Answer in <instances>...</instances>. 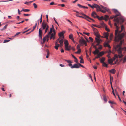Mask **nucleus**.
Masks as SVG:
<instances>
[{
    "instance_id": "obj_29",
    "label": "nucleus",
    "mask_w": 126,
    "mask_h": 126,
    "mask_svg": "<svg viewBox=\"0 0 126 126\" xmlns=\"http://www.w3.org/2000/svg\"><path fill=\"white\" fill-rule=\"evenodd\" d=\"M63 42L64 40H63V39H61L60 40H59V42L61 45L63 44Z\"/></svg>"
},
{
    "instance_id": "obj_1",
    "label": "nucleus",
    "mask_w": 126,
    "mask_h": 126,
    "mask_svg": "<svg viewBox=\"0 0 126 126\" xmlns=\"http://www.w3.org/2000/svg\"><path fill=\"white\" fill-rule=\"evenodd\" d=\"M114 21L115 22L114 23V25L116 26V30L115 32V39L116 40L118 39V40L121 39L124 36V34L122 33L121 34L120 33L121 31L119 32L118 29V26H117V24L119 23V20L118 18H117L114 19Z\"/></svg>"
},
{
    "instance_id": "obj_14",
    "label": "nucleus",
    "mask_w": 126,
    "mask_h": 126,
    "mask_svg": "<svg viewBox=\"0 0 126 126\" xmlns=\"http://www.w3.org/2000/svg\"><path fill=\"white\" fill-rule=\"evenodd\" d=\"M85 41L83 38H81V39H80L79 40V42L81 44H84V42H85Z\"/></svg>"
},
{
    "instance_id": "obj_52",
    "label": "nucleus",
    "mask_w": 126,
    "mask_h": 126,
    "mask_svg": "<svg viewBox=\"0 0 126 126\" xmlns=\"http://www.w3.org/2000/svg\"><path fill=\"white\" fill-rule=\"evenodd\" d=\"M105 30L108 31H109L110 30L106 26H106H105Z\"/></svg>"
},
{
    "instance_id": "obj_33",
    "label": "nucleus",
    "mask_w": 126,
    "mask_h": 126,
    "mask_svg": "<svg viewBox=\"0 0 126 126\" xmlns=\"http://www.w3.org/2000/svg\"><path fill=\"white\" fill-rule=\"evenodd\" d=\"M103 64V66L105 67H107V64H106L105 63H102Z\"/></svg>"
},
{
    "instance_id": "obj_28",
    "label": "nucleus",
    "mask_w": 126,
    "mask_h": 126,
    "mask_svg": "<svg viewBox=\"0 0 126 126\" xmlns=\"http://www.w3.org/2000/svg\"><path fill=\"white\" fill-rule=\"evenodd\" d=\"M46 51L47 53V54L46 56V58H47L48 57V56L49 55V52L48 50H46Z\"/></svg>"
},
{
    "instance_id": "obj_18",
    "label": "nucleus",
    "mask_w": 126,
    "mask_h": 126,
    "mask_svg": "<svg viewBox=\"0 0 126 126\" xmlns=\"http://www.w3.org/2000/svg\"><path fill=\"white\" fill-rule=\"evenodd\" d=\"M119 18L121 20L122 22H123L124 21V18L123 17L121 16H120V17H119Z\"/></svg>"
},
{
    "instance_id": "obj_27",
    "label": "nucleus",
    "mask_w": 126,
    "mask_h": 126,
    "mask_svg": "<svg viewBox=\"0 0 126 126\" xmlns=\"http://www.w3.org/2000/svg\"><path fill=\"white\" fill-rule=\"evenodd\" d=\"M30 11L29 9H23L21 11V12L22 11H23L25 12H28Z\"/></svg>"
},
{
    "instance_id": "obj_57",
    "label": "nucleus",
    "mask_w": 126,
    "mask_h": 126,
    "mask_svg": "<svg viewBox=\"0 0 126 126\" xmlns=\"http://www.w3.org/2000/svg\"><path fill=\"white\" fill-rule=\"evenodd\" d=\"M59 6H61L62 7H64L65 6V5L64 4H60Z\"/></svg>"
},
{
    "instance_id": "obj_39",
    "label": "nucleus",
    "mask_w": 126,
    "mask_h": 126,
    "mask_svg": "<svg viewBox=\"0 0 126 126\" xmlns=\"http://www.w3.org/2000/svg\"><path fill=\"white\" fill-rule=\"evenodd\" d=\"M126 61V56H125L124 58L123 63H124Z\"/></svg>"
},
{
    "instance_id": "obj_32",
    "label": "nucleus",
    "mask_w": 126,
    "mask_h": 126,
    "mask_svg": "<svg viewBox=\"0 0 126 126\" xmlns=\"http://www.w3.org/2000/svg\"><path fill=\"white\" fill-rule=\"evenodd\" d=\"M49 26H47V27L46 28H45V33H46L47 31L48 30V29L49 28Z\"/></svg>"
},
{
    "instance_id": "obj_2",
    "label": "nucleus",
    "mask_w": 126,
    "mask_h": 126,
    "mask_svg": "<svg viewBox=\"0 0 126 126\" xmlns=\"http://www.w3.org/2000/svg\"><path fill=\"white\" fill-rule=\"evenodd\" d=\"M115 49L118 54V55L116 54L114 55V57L116 58H118V57L119 58H122L123 56V55L122 54V51L123 50L126 51V47L122 48L121 46L119 45H117Z\"/></svg>"
},
{
    "instance_id": "obj_6",
    "label": "nucleus",
    "mask_w": 126,
    "mask_h": 126,
    "mask_svg": "<svg viewBox=\"0 0 126 126\" xmlns=\"http://www.w3.org/2000/svg\"><path fill=\"white\" fill-rule=\"evenodd\" d=\"M42 30L41 29V28H40L39 30V37L41 39H42Z\"/></svg>"
},
{
    "instance_id": "obj_49",
    "label": "nucleus",
    "mask_w": 126,
    "mask_h": 126,
    "mask_svg": "<svg viewBox=\"0 0 126 126\" xmlns=\"http://www.w3.org/2000/svg\"><path fill=\"white\" fill-rule=\"evenodd\" d=\"M88 5L91 8L93 9V4L92 5H91L90 4H88Z\"/></svg>"
},
{
    "instance_id": "obj_3",
    "label": "nucleus",
    "mask_w": 126,
    "mask_h": 126,
    "mask_svg": "<svg viewBox=\"0 0 126 126\" xmlns=\"http://www.w3.org/2000/svg\"><path fill=\"white\" fill-rule=\"evenodd\" d=\"M101 7L102 9H103V10H102L101 9L100 6L96 4H93V9L94 8H95L96 9H100V11L104 13H105L106 11L108 10V9L106 7H104L102 5H101Z\"/></svg>"
},
{
    "instance_id": "obj_63",
    "label": "nucleus",
    "mask_w": 126,
    "mask_h": 126,
    "mask_svg": "<svg viewBox=\"0 0 126 126\" xmlns=\"http://www.w3.org/2000/svg\"><path fill=\"white\" fill-rule=\"evenodd\" d=\"M83 34H86L87 35L89 36V33H86V32H83Z\"/></svg>"
},
{
    "instance_id": "obj_62",
    "label": "nucleus",
    "mask_w": 126,
    "mask_h": 126,
    "mask_svg": "<svg viewBox=\"0 0 126 126\" xmlns=\"http://www.w3.org/2000/svg\"><path fill=\"white\" fill-rule=\"evenodd\" d=\"M24 3L25 4L27 5H28L29 4V2H27V1H26V2H24Z\"/></svg>"
},
{
    "instance_id": "obj_41",
    "label": "nucleus",
    "mask_w": 126,
    "mask_h": 126,
    "mask_svg": "<svg viewBox=\"0 0 126 126\" xmlns=\"http://www.w3.org/2000/svg\"><path fill=\"white\" fill-rule=\"evenodd\" d=\"M113 10H114V12L115 13H116L117 12H118H118H119L117 10V9H113Z\"/></svg>"
},
{
    "instance_id": "obj_21",
    "label": "nucleus",
    "mask_w": 126,
    "mask_h": 126,
    "mask_svg": "<svg viewBox=\"0 0 126 126\" xmlns=\"http://www.w3.org/2000/svg\"><path fill=\"white\" fill-rule=\"evenodd\" d=\"M64 43L65 45V47L68 45V41L66 40H65L64 41Z\"/></svg>"
},
{
    "instance_id": "obj_44",
    "label": "nucleus",
    "mask_w": 126,
    "mask_h": 126,
    "mask_svg": "<svg viewBox=\"0 0 126 126\" xmlns=\"http://www.w3.org/2000/svg\"><path fill=\"white\" fill-rule=\"evenodd\" d=\"M80 45L79 44L77 46V49H80Z\"/></svg>"
},
{
    "instance_id": "obj_64",
    "label": "nucleus",
    "mask_w": 126,
    "mask_h": 126,
    "mask_svg": "<svg viewBox=\"0 0 126 126\" xmlns=\"http://www.w3.org/2000/svg\"><path fill=\"white\" fill-rule=\"evenodd\" d=\"M59 65L61 67H64L65 66V65H64L61 64H60Z\"/></svg>"
},
{
    "instance_id": "obj_43",
    "label": "nucleus",
    "mask_w": 126,
    "mask_h": 126,
    "mask_svg": "<svg viewBox=\"0 0 126 126\" xmlns=\"http://www.w3.org/2000/svg\"><path fill=\"white\" fill-rule=\"evenodd\" d=\"M33 5L35 8H36L37 7V6L36 4L34 3L33 4Z\"/></svg>"
},
{
    "instance_id": "obj_9",
    "label": "nucleus",
    "mask_w": 126,
    "mask_h": 126,
    "mask_svg": "<svg viewBox=\"0 0 126 126\" xmlns=\"http://www.w3.org/2000/svg\"><path fill=\"white\" fill-rule=\"evenodd\" d=\"M79 67V66L78 64L77 63V64H75L73 65L71 67V68L72 69L73 68H78Z\"/></svg>"
},
{
    "instance_id": "obj_13",
    "label": "nucleus",
    "mask_w": 126,
    "mask_h": 126,
    "mask_svg": "<svg viewBox=\"0 0 126 126\" xmlns=\"http://www.w3.org/2000/svg\"><path fill=\"white\" fill-rule=\"evenodd\" d=\"M97 14L94 11L91 14V16L92 17H93L94 18H96V16Z\"/></svg>"
},
{
    "instance_id": "obj_48",
    "label": "nucleus",
    "mask_w": 126,
    "mask_h": 126,
    "mask_svg": "<svg viewBox=\"0 0 126 126\" xmlns=\"http://www.w3.org/2000/svg\"><path fill=\"white\" fill-rule=\"evenodd\" d=\"M107 53L109 54V55L111 53V51L110 50H109L107 51Z\"/></svg>"
},
{
    "instance_id": "obj_45",
    "label": "nucleus",
    "mask_w": 126,
    "mask_h": 126,
    "mask_svg": "<svg viewBox=\"0 0 126 126\" xmlns=\"http://www.w3.org/2000/svg\"><path fill=\"white\" fill-rule=\"evenodd\" d=\"M104 18L103 16H102L100 17H99V18H98V19L99 20H101L103 19Z\"/></svg>"
},
{
    "instance_id": "obj_15",
    "label": "nucleus",
    "mask_w": 126,
    "mask_h": 126,
    "mask_svg": "<svg viewBox=\"0 0 126 126\" xmlns=\"http://www.w3.org/2000/svg\"><path fill=\"white\" fill-rule=\"evenodd\" d=\"M107 40V42H105L104 43V46L105 47H107L109 45V43L110 42L109 40Z\"/></svg>"
},
{
    "instance_id": "obj_54",
    "label": "nucleus",
    "mask_w": 126,
    "mask_h": 126,
    "mask_svg": "<svg viewBox=\"0 0 126 126\" xmlns=\"http://www.w3.org/2000/svg\"><path fill=\"white\" fill-rule=\"evenodd\" d=\"M72 56L77 61L78 60L77 59L74 55L72 54Z\"/></svg>"
},
{
    "instance_id": "obj_25",
    "label": "nucleus",
    "mask_w": 126,
    "mask_h": 126,
    "mask_svg": "<svg viewBox=\"0 0 126 126\" xmlns=\"http://www.w3.org/2000/svg\"><path fill=\"white\" fill-rule=\"evenodd\" d=\"M52 32V28H51L50 29V32H49L48 33V34L47 35H48V37L50 35V34H51V33Z\"/></svg>"
},
{
    "instance_id": "obj_16",
    "label": "nucleus",
    "mask_w": 126,
    "mask_h": 126,
    "mask_svg": "<svg viewBox=\"0 0 126 126\" xmlns=\"http://www.w3.org/2000/svg\"><path fill=\"white\" fill-rule=\"evenodd\" d=\"M108 63L110 64L111 65L113 64V60H112V59H109L108 60Z\"/></svg>"
},
{
    "instance_id": "obj_11",
    "label": "nucleus",
    "mask_w": 126,
    "mask_h": 126,
    "mask_svg": "<svg viewBox=\"0 0 126 126\" xmlns=\"http://www.w3.org/2000/svg\"><path fill=\"white\" fill-rule=\"evenodd\" d=\"M103 35L104 38H105L107 40H108L109 33L108 32L104 33Z\"/></svg>"
},
{
    "instance_id": "obj_17",
    "label": "nucleus",
    "mask_w": 126,
    "mask_h": 126,
    "mask_svg": "<svg viewBox=\"0 0 126 126\" xmlns=\"http://www.w3.org/2000/svg\"><path fill=\"white\" fill-rule=\"evenodd\" d=\"M49 37L48 36V35H46L43 38V42H44L46 41V39L48 38Z\"/></svg>"
},
{
    "instance_id": "obj_56",
    "label": "nucleus",
    "mask_w": 126,
    "mask_h": 126,
    "mask_svg": "<svg viewBox=\"0 0 126 126\" xmlns=\"http://www.w3.org/2000/svg\"><path fill=\"white\" fill-rule=\"evenodd\" d=\"M67 21H68V22H69L70 23V24L71 25H73V24H72V23L68 19H67Z\"/></svg>"
},
{
    "instance_id": "obj_37",
    "label": "nucleus",
    "mask_w": 126,
    "mask_h": 126,
    "mask_svg": "<svg viewBox=\"0 0 126 126\" xmlns=\"http://www.w3.org/2000/svg\"><path fill=\"white\" fill-rule=\"evenodd\" d=\"M7 26V25L6 24V25L3 27L1 29V30L2 31L3 30L5 29Z\"/></svg>"
},
{
    "instance_id": "obj_5",
    "label": "nucleus",
    "mask_w": 126,
    "mask_h": 126,
    "mask_svg": "<svg viewBox=\"0 0 126 126\" xmlns=\"http://www.w3.org/2000/svg\"><path fill=\"white\" fill-rule=\"evenodd\" d=\"M65 31H63L59 33L58 35L60 37H62V38H64V34L65 33Z\"/></svg>"
},
{
    "instance_id": "obj_47",
    "label": "nucleus",
    "mask_w": 126,
    "mask_h": 126,
    "mask_svg": "<svg viewBox=\"0 0 126 126\" xmlns=\"http://www.w3.org/2000/svg\"><path fill=\"white\" fill-rule=\"evenodd\" d=\"M59 46H60L55 45L54 47L57 50L58 49V47H59Z\"/></svg>"
},
{
    "instance_id": "obj_34",
    "label": "nucleus",
    "mask_w": 126,
    "mask_h": 126,
    "mask_svg": "<svg viewBox=\"0 0 126 126\" xmlns=\"http://www.w3.org/2000/svg\"><path fill=\"white\" fill-rule=\"evenodd\" d=\"M113 34H110V41H111L112 40V38L113 37Z\"/></svg>"
},
{
    "instance_id": "obj_30",
    "label": "nucleus",
    "mask_w": 126,
    "mask_h": 126,
    "mask_svg": "<svg viewBox=\"0 0 126 126\" xmlns=\"http://www.w3.org/2000/svg\"><path fill=\"white\" fill-rule=\"evenodd\" d=\"M75 62H76V63H77L79 65V67L80 66H81L83 68H84V66H83L82 65H81L80 63H79L77 62V61H75Z\"/></svg>"
},
{
    "instance_id": "obj_10",
    "label": "nucleus",
    "mask_w": 126,
    "mask_h": 126,
    "mask_svg": "<svg viewBox=\"0 0 126 126\" xmlns=\"http://www.w3.org/2000/svg\"><path fill=\"white\" fill-rule=\"evenodd\" d=\"M55 32L54 31V33H52L51 34H50L51 36L50 37V39H55Z\"/></svg>"
},
{
    "instance_id": "obj_51",
    "label": "nucleus",
    "mask_w": 126,
    "mask_h": 126,
    "mask_svg": "<svg viewBox=\"0 0 126 126\" xmlns=\"http://www.w3.org/2000/svg\"><path fill=\"white\" fill-rule=\"evenodd\" d=\"M80 63H84V62L83 59H81L80 61Z\"/></svg>"
},
{
    "instance_id": "obj_42",
    "label": "nucleus",
    "mask_w": 126,
    "mask_h": 126,
    "mask_svg": "<svg viewBox=\"0 0 126 126\" xmlns=\"http://www.w3.org/2000/svg\"><path fill=\"white\" fill-rule=\"evenodd\" d=\"M101 24L103 26H106V24L103 22H101Z\"/></svg>"
},
{
    "instance_id": "obj_55",
    "label": "nucleus",
    "mask_w": 126,
    "mask_h": 126,
    "mask_svg": "<svg viewBox=\"0 0 126 126\" xmlns=\"http://www.w3.org/2000/svg\"><path fill=\"white\" fill-rule=\"evenodd\" d=\"M55 45L56 46H60V45L57 42H55Z\"/></svg>"
},
{
    "instance_id": "obj_23",
    "label": "nucleus",
    "mask_w": 126,
    "mask_h": 126,
    "mask_svg": "<svg viewBox=\"0 0 126 126\" xmlns=\"http://www.w3.org/2000/svg\"><path fill=\"white\" fill-rule=\"evenodd\" d=\"M20 33V32H18L17 33H16V34L15 35H14V36H13L11 38H9V39H13L14 37L16 36L17 35H18V34H19Z\"/></svg>"
},
{
    "instance_id": "obj_38",
    "label": "nucleus",
    "mask_w": 126,
    "mask_h": 126,
    "mask_svg": "<svg viewBox=\"0 0 126 126\" xmlns=\"http://www.w3.org/2000/svg\"><path fill=\"white\" fill-rule=\"evenodd\" d=\"M81 52V50L80 49H78V51L76 53L77 54L80 53Z\"/></svg>"
},
{
    "instance_id": "obj_26",
    "label": "nucleus",
    "mask_w": 126,
    "mask_h": 126,
    "mask_svg": "<svg viewBox=\"0 0 126 126\" xmlns=\"http://www.w3.org/2000/svg\"><path fill=\"white\" fill-rule=\"evenodd\" d=\"M118 14H117L114 16V18H116L118 16H120L121 15L120 14L119 12H118Z\"/></svg>"
},
{
    "instance_id": "obj_60",
    "label": "nucleus",
    "mask_w": 126,
    "mask_h": 126,
    "mask_svg": "<svg viewBox=\"0 0 126 126\" xmlns=\"http://www.w3.org/2000/svg\"><path fill=\"white\" fill-rule=\"evenodd\" d=\"M109 103H111L112 104H113L114 103L113 102H112L110 101H109Z\"/></svg>"
},
{
    "instance_id": "obj_20",
    "label": "nucleus",
    "mask_w": 126,
    "mask_h": 126,
    "mask_svg": "<svg viewBox=\"0 0 126 126\" xmlns=\"http://www.w3.org/2000/svg\"><path fill=\"white\" fill-rule=\"evenodd\" d=\"M111 73L113 74H114L115 73V70L114 69H112L109 71Z\"/></svg>"
},
{
    "instance_id": "obj_7",
    "label": "nucleus",
    "mask_w": 126,
    "mask_h": 126,
    "mask_svg": "<svg viewBox=\"0 0 126 126\" xmlns=\"http://www.w3.org/2000/svg\"><path fill=\"white\" fill-rule=\"evenodd\" d=\"M97 37L95 38L96 41L97 43H100V42L102 41L99 38L98 35H96Z\"/></svg>"
},
{
    "instance_id": "obj_4",
    "label": "nucleus",
    "mask_w": 126,
    "mask_h": 126,
    "mask_svg": "<svg viewBox=\"0 0 126 126\" xmlns=\"http://www.w3.org/2000/svg\"><path fill=\"white\" fill-rule=\"evenodd\" d=\"M47 26H48L47 24L44 21H43L41 25V26L42 27L43 29H45Z\"/></svg>"
},
{
    "instance_id": "obj_59",
    "label": "nucleus",
    "mask_w": 126,
    "mask_h": 126,
    "mask_svg": "<svg viewBox=\"0 0 126 126\" xmlns=\"http://www.w3.org/2000/svg\"><path fill=\"white\" fill-rule=\"evenodd\" d=\"M61 39V38L60 37H59V38L56 41V42H59V40Z\"/></svg>"
},
{
    "instance_id": "obj_19",
    "label": "nucleus",
    "mask_w": 126,
    "mask_h": 126,
    "mask_svg": "<svg viewBox=\"0 0 126 126\" xmlns=\"http://www.w3.org/2000/svg\"><path fill=\"white\" fill-rule=\"evenodd\" d=\"M99 52V51L97 49H96L95 51L93 52V53L95 55L98 54Z\"/></svg>"
},
{
    "instance_id": "obj_36",
    "label": "nucleus",
    "mask_w": 126,
    "mask_h": 126,
    "mask_svg": "<svg viewBox=\"0 0 126 126\" xmlns=\"http://www.w3.org/2000/svg\"><path fill=\"white\" fill-rule=\"evenodd\" d=\"M37 23H36V24H35V26L34 27H33V30H32L31 31V32H30L29 33H30V32H32L33 31V30H34V29H35V28H36V26H37Z\"/></svg>"
},
{
    "instance_id": "obj_40",
    "label": "nucleus",
    "mask_w": 126,
    "mask_h": 126,
    "mask_svg": "<svg viewBox=\"0 0 126 126\" xmlns=\"http://www.w3.org/2000/svg\"><path fill=\"white\" fill-rule=\"evenodd\" d=\"M77 5L79 7L81 8H83V6H82L79 4H78Z\"/></svg>"
},
{
    "instance_id": "obj_46",
    "label": "nucleus",
    "mask_w": 126,
    "mask_h": 126,
    "mask_svg": "<svg viewBox=\"0 0 126 126\" xmlns=\"http://www.w3.org/2000/svg\"><path fill=\"white\" fill-rule=\"evenodd\" d=\"M116 95H117V96H118V99L119 100L121 101V100L120 99V97L119 95L118 94V93H116Z\"/></svg>"
},
{
    "instance_id": "obj_50",
    "label": "nucleus",
    "mask_w": 126,
    "mask_h": 126,
    "mask_svg": "<svg viewBox=\"0 0 126 126\" xmlns=\"http://www.w3.org/2000/svg\"><path fill=\"white\" fill-rule=\"evenodd\" d=\"M97 43V44L95 46H94V47H95V48H96V46H99V45H99V44H100V43Z\"/></svg>"
},
{
    "instance_id": "obj_61",
    "label": "nucleus",
    "mask_w": 126,
    "mask_h": 126,
    "mask_svg": "<svg viewBox=\"0 0 126 126\" xmlns=\"http://www.w3.org/2000/svg\"><path fill=\"white\" fill-rule=\"evenodd\" d=\"M89 77L90 78L91 80L92 81H93V80H92V77L91 76V75L90 74H89Z\"/></svg>"
},
{
    "instance_id": "obj_12",
    "label": "nucleus",
    "mask_w": 126,
    "mask_h": 126,
    "mask_svg": "<svg viewBox=\"0 0 126 126\" xmlns=\"http://www.w3.org/2000/svg\"><path fill=\"white\" fill-rule=\"evenodd\" d=\"M65 50H66L69 51L71 49V47L70 46H68L65 47Z\"/></svg>"
},
{
    "instance_id": "obj_35",
    "label": "nucleus",
    "mask_w": 126,
    "mask_h": 126,
    "mask_svg": "<svg viewBox=\"0 0 126 126\" xmlns=\"http://www.w3.org/2000/svg\"><path fill=\"white\" fill-rule=\"evenodd\" d=\"M103 100L106 102L107 101V99L105 95H104L103 96Z\"/></svg>"
},
{
    "instance_id": "obj_24",
    "label": "nucleus",
    "mask_w": 126,
    "mask_h": 126,
    "mask_svg": "<svg viewBox=\"0 0 126 126\" xmlns=\"http://www.w3.org/2000/svg\"><path fill=\"white\" fill-rule=\"evenodd\" d=\"M104 54V52L103 51H102L99 52V53H98V56H99L100 57L102 56V55H103Z\"/></svg>"
},
{
    "instance_id": "obj_31",
    "label": "nucleus",
    "mask_w": 126,
    "mask_h": 126,
    "mask_svg": "<svg viewBox=\"0 0 126 126\" xmlns=\"http://www.w3.org/2000/svg\"><path fill=\"white\" fill-rule=\"evenodd\" d=\"M69 38L71 40L73 38V35L72 34H70L69 36Z\"/></svg>"
},
{
    "instance_id": "obj_53",
    "label": "nucleus",
    "mask_w": 126,
    "mask_h": 126,
    "mask_svg": "<svg viewBox=\"0 0 126 126\" xmlns=\"http://www.w3.org/2000/svg\"><path fill=\"white\" fill-rule=\"evenodd\" d=\"M10 41V40H4V41L3 42V43H6V42H8L9 41Z\"/></svg>"
},
{
    "instance_id": "obj_58",
    "label": "nucleus",
    "mask_w": 126,
    "mask_h": 126,
    "mask_svg": "<svg viewBox=\"0 0 126 126\" xmlns=\"http://www.w3.org/2000/svg\"><path fill=\"white\" fill-rule=\"evenodd\" d=\"M110 81H112L113 80V77L110 76Z\"/></svg>"
},
{
    "instance_id": "obj_22",
    "label": "nucleus",
    "mask_w": 126,
    "mask_h": 126,
    "mask_svg": "<svg viewBox=\"0 0 126 126\" xmlns=\"http://www.w3.org/2000/svg\"><path fill=\"white\" fill-rule=\"evenodd\" d=\"M105 58L104 57H103L100 59V62L102 63H103L104 62V61L105 60Z\"/></svg>"
},
{
    "instance_id": "obj_8",
    "label": "nucleus",
    "mask_w": 126,
    "mask_h": 126,
    "mask_svg": "<svg viewBox=\"0 0 126 126\" xmlns=\"http://www.w3.org/2000/svg\"><path fill=\"white\" fill-rule=\"evenodd\" d=\"M84 17H83V18L87 20V19H89L91 20L93 22H94V21L93 19L90 18L88 16H87L85 14L84 15Z\"/></svg>"
}]
</instances>
